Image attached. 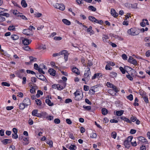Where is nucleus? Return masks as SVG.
Segmentation results:
<instances>
[{
	"label": "nucleus",
	"instance_id": "4",
	"mask_svg": "<svg viewBox=\"0 0 150 150\" xmlns=\"http://www.w3.org/2000/svg\"><path fill=\"white\" fill-rule=\"evenodd\" d=\"M54 7L62 11L64 10L65 8V6L63 4L56 3L55 4Z\"/></svg>",
	"mask_w": 150,
	"mask_h": 150
},
{
	"label": "nucleus",
	"instance_id": "54",
	"mask_svg": "<svg viewBox=\"0 0 150 150\" xmlns=\"http://www.w3.org/2000/svg\"><path fill=\"white\" fill-rule=\"evenodd\" d=\"M132 138H133L132 137L129 136L127 137V139H126V140L127 141H128L129 142L131 143V141Z\"/></svg>",
	"mask_w": 150,
	"mask_h": 150
},
{
	"label": "nucleus",
	"instance_id": "36",
	"mask_svg": "<svg viewBox=\"0 0 150 150\" xmlns=\"http://www.w3.org/2000/svg\"><path fill=\"white\" fill-rule=\"evenodd\" d=\"M88 9L93 11H95L96 10V8L92 6H89Z\"/></svg>",
	"mask_w": 150,
	"mask_h": 150
},
{
	"label": "nucleus",
	"instance_id": "58",
	"mask_svg": "<svg viewBox=\"0 0 150 150\" xmlns=\"http://www.w3.org/2000/svg\"><path fill=\"white\" fill-rule=\"evenodd\" d=\"M126 77L130 81H132L133 80V78L130 75V74L127 75Z\"/></svg>",
	"mask_w": 150,
	"mask_h": 150
},
{
	"label": "nucleus",
	"instance_id": "1",
	"mask_svg": "<svg viewBox=\"0 0 150 150\" xmlns=\"http://www.w3.org/2000/svg\"><path fill=\"white\" fill-rule=\"evenodd\" d=\"M129 35L133 36L139 34L136 28H131L127 31Z\"/></svg>",
	"mask_w": 150,
	"mask_h": 150
},
{
	"label": "nucleus",
	"instance_id": "34",
	"mask_svg": "<svg viewBox=\"0 0 150 150\" xmlns=\"http://www.w3.org/2000/svg\"><path fill=\"white\" fill-rule=\"evenodd\" d=\"M8 29L10 31H15V27L13 25H10L9 26Z\"/></svg>",
	"mask_w": 150,
	"mask_h": 150
},
{
	"label": "nucleus",
	"instance_id": "42",
	"mask_svg": "<svg viewBox=\"0 0 150 150\" xmlns=\"http://www.w3.org/2000/svg\"><path fill=\"white\" fill-rule=\"evenodd\" d=\"M127 99H128L130 101H132L133 100V96L132 95L130 94L129 96L127 97Z\"/></svg>",
	"mask_w": 150,
	"mask_h": 150
},
{
	"label": "nucleus",
	"instance_id": "44",
	"mask_svg": "<svg viewBox=\"0 0 150 150\" xmlns=\"http://www.w3.org/2000/svg\"><path fill=\"white\" fill-rule=\"evenodd\" d=\"M83 107L84 109H85L87 110H89L91 109V107L90 106H86L83 105Z\"/></svg>",
	"mask_w": 150,
	"mask_h": 150
},
{
	"label": "nucleus",
	"instance_id": "5",
	"mask_svg": "<svg viewBox=\"0 0 150 150\" xmlns=\"http://www.w3.org/2000/svg\"><path fill=\"white\" fill-rule=\"evenodd\" d=\"M61 55H64V59L66 61H67L68 60V57L69 54L65 50L62 51L60 52Z\"/></svg>",
	"mask_w": 150,
	"mask_h": 150
},
{
	"label": "nucleus",
	"instance_id": "39",
	"mask_svg": "<svg viewBox=\"0 0 150 150\" xmlns=\"http://www.w3.org/2000/svg\"><path fill=\"white\" fill-rule=\"evenodd\" d=\"M1 85L3 86H6L9 87L10 86V84L6 82H2L1 83Z\"/></svg>",
	"mask_w": 150,
	"mask_h": 150
},
{
	"label": "nucleus",
	"instance_id": "43",
	"mask_svg": "<svg viewBox=\"0 0 150 150\" xmlns=\"http://www.w3.org/2000/svg\"><path fill=\"white\" fill-rule=\"evenodd\" d=\"M35 17H40L42 15V14L39 13H34Z\"/></svg>",
	"mask_w": 150,
	"mask_h": 150
},
{
	"label": "nucleus",
	"instance_id": "60",
	"mask_svg": "<svg viewBox=\"0 0 150 150\" xmlns=\"http://www.w3.org/2000/svg\"><path fill=\"white\" fill-rule=\"evenodd\" d=\"M93 65L92 62L91 60H88L87 63V66L91 67Z\"/></svg>",
	"mask_w": 150,
	"mask_h": 150
},
{
	"label": "nucleus",
	"instance_id": "48",
	"mask_svg": "<svg viewBox=\"0 0 150 150\" xmlns=\"http://www.w3.org/2000/svg\"><path fill=\"white\" fill-rule=\"evenodd\" d=\"M106 85L108 87H110V88H112V86H113L114 85L113 84L109 82H107L106 83Z\"/></svg>",
	"mask_w": 150,
	"mask_h": 150
},
{
	"label": "nucleus",
	"instance_id": "50",
	"mask_svg": "<svg viewBox=\"0 0 150 150\" xmlns=\"http://www.w3.org/2000/svg\"><path fill=\"white\" fill-rule=\"evenodd\" d=\"M140 95L142 96V98H144L146 96V93L145 92H141L140 93Z\"/></svg>",
	"mask_w": 150,
	"mask_h": 150
},
{
	"label": "nucleus",
	"instance_id": "19",
	"mask_svg": "<svg viewBox=\"0 0 150 150\" xmlns=\"http://www.w3.org/2000/svg\"><path fill=\"white\" fill-rule=\"evenodd\" d=\"M124 112L123 110L117 111L116 112V115L117 116H121L123 114Z\"/></svg>",
	"mask_w": 150,
	"mask_h": 150
},
{
	"label": "nucleus",
	"instance_id": "37",
	"mask_svg": "<svg viewBox=\"0 0 150 150\" xmlns=\"http://www.w3.org/2000/svg\"><path fill=\"white\" fill-rule=\"evenodd\" d=\"M46 143L48 144L51 147L52 146L53 142L51 140H47Z\"/></svg>",
	"mask_w": 150,
	"mask_h": 150
},
{
	"label": "nucleus",
	"instance_id": "26",
	"mask_svg": "<svg viewBox=\"0 0 150 150\" xmlns=\"http://www.w3.org/2000/svg\"><path fill=\"white\" fill-rule=\"evenodd\" d=\"M21 4L22 7L25 8L27 6V4L25 0H22L21 3Z\"/></svg>",
	"mask_w": 150,
	"mask_h": 150
},
{
	"label": "nucleus",
	"instance_id": "31",
	"mask_svg": "<svg viewBox=\"0 0 150 150\" xmlns=\"http://www.w3.org/2000/svg\"><path fill=\"white\" fill-rule=\"evenodd\" d=\"M109 37L107 35H104L103 37V40L104 42H108L107 40L108 39Z\"/></svg>",
	"mask_w": 150,
	"mask_h": 150
},
{
	"label": "nucleus",
	"instance_id": "41",
	"mask_svg": "<svg viewBox=\"0 0 150 150\" xmlns=\"http://www.w3.org/2000/svg\"><path fill=\"white\" fill-rule=\"evenodd\" d=\"M35 86H33L32 88L30 89V91L31 93H35Z\"/></svg>",
	"mask_w": 150,
	"mask_h": 150
},
{
	"label": "nucleus",
	"instance_id": "13",
	"mask_svg": "<svg viewBox=\"0 0 150 150\" xmlns=\"http://www.w3.org/2000/svg\"><path fill=\"white\" fill-rule=\"evenodd\" d=\"M2 142L4 145H6L8 143H9L11 142V140L9 139H5L1 141Z\"/></svg>",
	"mask_w": 150,
	"mask_h": 150
},
{
	"label": "nucleus",
	"instance_id": "12",
	"mask_svg": "<svg viewBox=\"0 0 150 150\" xmlns=\"http://www.w3.org/2000/svg\"><path fill=\"white\" fill-rule=\"evenodd\" d=\"M48 72L52 76L55 75V71L53 69H50L48 70Z\"/></svg>",
	"mask_w": 150,
	"mask_h": 150
},
{
	"label": "nucleus",
	"instance_id": "24",
	"mask_svg": "<svg viewBox=\"0 0 150 150\" xmlns=\"http://www.w3.org/2000/svg\"><path fill=\"white\" fill-rule=\"evenodd\" d=\"M20 108L21 110H23L26 106L24 103H20L19 105Z\"/></svg>",
	"mask_w": 150,
	"mask_h": 150
},
{
	"label": "nucleus",
	"instance_id": "52",
	"mask_svg": "<svg viewBox=\"0 0 150 150\" xmlns=\"http://www.w3.org/2000/svg\"><path fill=\"white\" fill-rule=\"evenodd\" d=\"M26 72L27 73L31 74H35V73L33 71L30 70H27Z\"/></svg>",
	"mask_w": 150,
	"mask_h": 150
},
{
	"label": "nucleus",
	"instance_id": "46",
	"mask_svg": "<svg viewBox=\"0 0 150 150\" xmlns=\"http://www.w3.org/2000/svg\"><path fill=\"white\" fill-rule=\"evenodd\" d=\"M37 104L39 105H40L42 104L41 101L39 99H37L35 100Z\"/></svg>",
	"mask_w": 150,
	"mask_h": 150
},
{
	"label": "nucleus",
	"instance_id": "14",
	"mask_svg": "<svg viewBox=\"0 0 150 150\" xmlns=\"http://www.w3.org/2000/svg\"><path fill=\"white\" fill-rule=\"evenodd\" d=\"M120 118L121 120H124V121L128 123H132L131 121L129 119L125 117L121 116L120 117Z\"/></svg>",
	"mask_w": 150,
	"mask_h": 150
},
{
	"label": "nucleus",
	"instance_id": "16",
	"mask_svg": "<svg viewBox=\"0 0 150 150\" xmlns=\"http://www.w3.org/2000/svg\"><path fill=\"white\" fill-rule=\"evenodd\" d=\"M38 110L35 109L33 110L32 112V114L33 116L38 117Z\"/></svg>",
	"mask_w": 150,
	"mask_h": 150
},
{
	"label": "nucleus",
	"instance_id": "59",
	"mask_svg": "<svg viewBox=\"0 0 150 150\" xmlns=\"http://www.w3.org/2000/svg\"><path fill=\"white\" fill-rule=\"evenodd\" d=\"M60 120L59 119L56 118L54 120V122L56 124H59L60 123Z\"/></svg>",
	"mask_w": 150,
	"mask_h": 150
},
{
	"label": "nucleus",
	"instance_id": "11",
	"mask_svg": "<svg viewBox=\"0 0 150 150\" xmlns=\"http://www.w3.org/2000/svg\"><path fill=\"white\" fill-rule=\"evenodd\" d=\"M110 13L112 15L115 17H117L118 15V13L116 12L115 10L113 8L111 9Z\"/></svg>",
	"mask_w": 150,
	"mask_h": 150
},
{
	"label": "nucleus",
	"instance_id": "33",
	"mask_svg": "<svg viewBox=\"0 0 150 150\" xmlns=\"http://www.w3.org/2000/svg\"><path fill=\"white\" fill-rule=\"evenodd\" d=\"M117 74L114 72H112L110 73V76L112 78H114L117 76Z\"/></svg>",
	"mask_w": 150,
	"mask_h": 150
},
{
	"label": "nucleus",
	"instance_id": "64",
	"mask_svg": "<svg viewBox=\"0 0 150 150\" xmlns=\"http://www.w3.org/2000/svg\"><path fill=\"white\" fill-rule=\"evenodd\" d=\"M146 55L147 57L150 56V50H148L146 53Z\"/></svg>",
	"mask_w": 150,
	"mask_h": 150
},
{
	"label": "nucleus",
	"instance_id": "22",
	"mask_svg": "<svg viewBox=\"0 0 150 150\" xmlns=\"http://www.w3.org/2000/svg\"><path fill=\"white\" fill-rule=\"evenodd\" d=\"M95 91L94 90V87L93 86L91 87V89L89 92V93L92 95L94 94L95 93Z\"/></svg>",
	"mask_w": 150,
	"mask_h": 150
},
{
	"label": "nucleus",
	"instance_id": "38",
	"mask_svg": "<svg viewBox=\"0 0 150 150\" xmlns=\"http://www.w3.org/2000/svg\"><path fill=\"white\" fill-rule=\"evenodd\" d=\"M112 88L117 93L119 91L118 88L115 86L113 85Z\"/></svg>",
	"mask_w": 150,
	"mask_h": 150
},
{
	"label": "nucleus",
	"instance_id": "28",
	"mask_svg": "<svg viewBox=\"0 0 150 150\" xmlns=\"http://www.w3.org/2000/svg\"><path fill=\"white\" fill-rule=\"evenodd\" d=\"M38 79H40L41 80L45 81L46 78L45 76L42 75L40 74L39 76V77H38Z\"/></svg>",
	"mask_w": 150,
	"mask_h": 150
},
{
	"label": "nucleus",
	"instance_id": "62",
	"mask_svg": "<svg viewBox=\"0 0 150 150\" xmlns=\"http://www.w3.org/2000/svg\"><path fill=\"white\" fill-rule=\"evenodd\" d=\"M83 88L85 91H88L89 89V87L86 85L84 86Z\"/></svg>",
	"mask_w": 150,
	"mask_h": 150
},
{
	"label": "nucleus",
	"instance_id": "32",
	"mask_svg": "<svg viewBox=\"0 0 150 150\" xmlns=\"http://www.w3.org/2000/svg\"><path fill=\"white\" fill-rule=\"evenodd\" d=\"M43 93L42 91L40 90H38L37 92V93L36 95V96L37 98H39L40 96V95H42Z\"/></svg>",
	"mask_w": 150,
	"mask_h": 150
},
{
	"label": "nucleus",
	"instance_id": "56",
	"mask_svg": "<svg viewBox=\"0 0 150 150\" xmlns=\"http://www.w3.org/2000/svg\"><path fill=\"white\" fill-rule=\"evenodd\" d=\"M38 70V71L41 73H42V74H44L45 73L44 71H43L42 70V68H39L38 69H37Z\"/></svg>",
	"mask_w": 150,
	"mask_h": 150
},
{
	"label": "nucleus",
	"instance_id": "18",
	"mask_svg": "<svg viewBox=\"0 0 150 150\" xmlns=\"http://www.w3.org/2000/svg\"><path fill=\"white\" fill-rule=\"evenodd\" d=\"M88 18L89 20L93 22L96 23V21H97V20L94 17L92 16H89Z\"/></svg>",
	"mask_w": 150,
	"mask_h": 150
},
{
	"label": "nucleus",
	"instance_id": "8",
	"mask_svg": "<svg viewBox=\"0 0 150 150\" xmlns=\"http://www.w3.org/2000/svg\"><path fill=\"white\" fill-rule=\"evenodd\" d=\"M85 73H84V76L85 77H88L90 76L91 75V72L90 71V69L88 67L85 71Z\"/></svg>",
	"mask_w": 150,
	"mask_h": 150
},
{
	"label": "nucleus",
	"instance_id": "10",
	"mask_svg": "<svg viewBox=\"0 0 150 150\" xmlns=\"http://www.w3.org/2000/svg\"><path fill=\"white\" fill-rule=\"evenodd\" d=\"M147 25H149V23L148 22V21L146 19H145V20L144 19L142 21V22L140 23V25L142 27H144L146 25V24Z\"/></svg>",
	"mask_w": 150,
	"mask_h": 150
},
{
	"label": "nucleus",
	"instance_id": "57",
	"mask_svg": "<svg viewBox=\"0 0 150 150\" xmlns=\"http://www.w3.org/2000/svg\"><path fill=\"white\" fill-rule=\"evenodd\" d=\"M12 137L13 139H16L18 138V135L17 134H12Z\"/></svg>",
	"mask_w": 150,
	"mask_h": 150
},
{
	"label": "nucleus",
	"instance_id": "15",
	"mask_svg": "<svg viewBox=\"0 0 150 150\" xmlns=\"http://www.w3.org/2000/svg\"><path fill=\"white\" fill-rule=\"evenodd\" d=\"M138 139L139 141L142 142H146V139L142 137H138Z\"/></svg>",
	"mask_w": 150,
	"mask_h": 150
},
{
	"label": "nucleus",
	"instance_id": "53",
	"mask_svg": "<svg viewBox=\"0 0 150 150\" xmlns=\"http://www.w3.org/2000/svg\"><path fill=\"white\" fill-rule=\"evenodd\" d=\"M12 13L16 15L19 13V12L16 10H12L11 11Z\"/></svg>",
	"mask_w": 150,
	"mask_h": 150
},
{
	"label": "nucleus",
	"instance_id": "6",
	"mask_svg": "<svg viewBox=\"0 0 150 150\" xmlns=\"http://www.w3.org/2000/svg\"><path fill=\"white\" fill-rule=\"evenodd\" d=\"M129 62L133 64L134 65H137V61L135 59L133 58L131 56L129 57V59L128 60Z\"/></svg>",
	"mask_w": 150,
	"mask_h": 150
},
{
	"label": "nucleus",
	"instance_id": "29",
	"mask_svg": "<svg viewBox=\"0 0 150 150\" xmlns=\"http://www.w3.org/2000/svg\"><path fill=\"white\" fill-rule=\"evenodd\" d=\"M69 148L70 150H75L76 149V147L74 145H71L69 147H67Z\"/></svg>",
	"mask_w": 150,
	"mask_h": 150
},
{
	"label": "nucleus",
	"instance_id": "49",
	"mask_svg": "<svg viewBox=\"0 0 150 150\" xmlns=\"http://www.w3.org/2000/svg\"><path fill=\"white\" fill-rule=\"evenodd\" d=\"M137 117H135L132 116L130 118L132 122H134L136 120Z\"/></svg>",
	"mask_w": 150,
	"mask_h": 150
},
{
	"label": "nucleus",
	"instance_id": "25",
	"mask_svg": "<svg viewBox=\"0 0 150 150\" xmlns=\"http://www.w3.org/2000/svg\"><path fill=\"white\" fill-rule=\"evenodd\" d=\"M73 72L77 74H79V72H78V69L76 67H73L72 69Z\"/></svg>",
	"mask_w": 150,
	"mask_h": 150
},
{
	"label": "nucleus",
	"instance_id": "30",
	"mask_svg": "<svg viewBox=\"0 0 150 150\" xmlns=\"http://www.w3.org/2000/svg\"><path fill=\"white\" fill-rule=\"evenodd\" d=\"M101 111L102 114L104 115H106L108 113V111L105 108H103L101 110Z\"/></svg>",
	"mask_w": 150,
	"mask_h": 150
},
{
	"label": "nucleus",
	"instance_id": "7",
	"mask_svg": "<svg viewBox=\"0 0 150 150\" xmlns=\"http://www.w3.org/2000/svg\"><path fill=\"white\" fill-rule=\"evenodd\" d=\"M32 40L27 38H24L22 40V43L25 45H28L31 42Z\"/></svg>",
	"mask_w": 150,
	"mask_h": 150
},
{
	"label": "nucleus",
	"instance_id": "23",
	"mask_svg": "<svg viewBox=\"0 0 150 150\" xmlns=\"http://www.w3.org/2000/svg\"><path fill=\"white\" fill-rule=\"evenodd\" d=\"M11 38L13 40H18L19 38V37L16 35H11Z\"/></svg>",
	"mask_w": 150,
	"mask_h": 150
},
{
	"label": "nucleus",
	"instance_id": "17",
	"mask_svg": "<svg viewBox=\"0 0 150 150\" xmlns=\"http://www.w3.org/2000/svg\"><path fill=\"white\" fill-rule=\"evenodd\" d=\"M62 21L66 25H70L71 24V22L67 19H64Z\"/></svg>",
	"mask_w": 150,
	"mask_h": 150
},
{
	"label": "nucleus",
	"instance_id": "21",
	"mask_svg": "<svg viewBox=\"0 0 150 150\" xmlns=\"http://www.w3.org/2000/svg\"><path fill=\"white\" fill-rule=\"evenodd\" d=\"M101 74L100 73H97L95 74L92 77V79H94L96 78H99L100 77V75Z\"/></svg>",
	"mask_w": 150,
	"mask_h": 150
},
{
	"label": "nucleus",
	"instance_id": "27",
	"mask_svg": "<svg viewBox=\"0 0 150 150\" xmlns=\"http://www.w3.org/2000/svg\"><path fill=\"white\" fill-rule=\"evenodd\" d=\"M45 102L50 106H52L53 105V104L51 102L50 100L49 99H46Z\"/></svg>",
	"mask_w": 150,
	"mask_h": 150
},
{
	"label": "nucleus",
	"instance_id": "9",
	"mask_svg": "<svg viewBox=\"0 0 150 150\" xmlns=\"http://www.w3.org/2000/svg\"><path fill=\"white\" fill-rule=\"evenodd\" d=\"M23 103L27 106L30 105L31 102L30 99L28 98H26L23 100Z\"/></svg>",
	"mask_w": 150,
	"mask_h": 150
},
{
	"label": "nucleus",
	"instance_id": "3",
	"mask_svg": "<svg viewBox=\"0 0 150 150\" xmlns=\"http://www.w3.org/2000/svg\"><path fill=\"white\" fill-rule=\"evenodd\" d=\"M74 94L75 96L74 99L75 100H79L82 99V97L79 91H76L74 93Z\"/></svg>",
	"mask_w": 150,
	"mask_h": 150
},
{
	"label": "nucleus",
	"instance_id": "55",
	"mask_svg": "<svg viewBox=\"0 0 150 150\" xmlns=\"http://www.w3.org/2000/svg\"><path fill=\"white\" fill-rule=\"evenodd\" d=\"M72 102V100L69 98L66 99L65 101V103H67Z\"/></svg>",
	"mask_w": 150,
	"mask_h": 150
},
{
	"label": "nucleus",
	"instance_id": "45",
	"mask_svg": "<svg viewBox=\"0 0 150 150\" xmlns=\"http://www.w3.org/2000/svg\"><path fill=\"white\" fill-rule=\"evenodd\" d=\"M119 69H120V71H121V72L123 74H124L125 73V69H124L123 67H120Z\"/></svg>",
	"mask_w": 150,
	"mask_h": 150
},
{
	"label": "nucleus",
	"instance_id": "51",
	"mask_svg": "<svg viewBox=\"0 0 150 150\" xmlns=\"http://www.w3.org/2000/svg\"><path fill=\"white\" fill-rule=\"evenodd\" d=\"M24 50L26 51H29L30 50V48L28 46H26L23 47Z\"/></svg>",
	"mask_w": 150,
	"mask_h": 150
},
{
	"label": "nucleus",
	"instance_id": "20",
	"mask_svg": "<svg viewBox=\"0 0 150 150\" xmlns=\"http://www.w3.org/2000/svg\"><path fill=\"white\" fill-rule=\"evenodd\" d=\"M130 142L125 140L124 143V145L126 148H128L130 146Z\"/></svg>",
	"mask_w": 150,
	"mask_h": 150
},
{
	"label": "nucleus",
	"instance_id": "61",
	"mask_svg": "<svg viewBox=\"0 0 150 150\" xmlns=\"http://www.w3.org/2000/svg\"><path fill=\"white\" fill-rule=\"evenodd\" d=\"M143 99L144 101L146 102V103H148L149 102V101L148 100V98L147 96H145L144 98H143Z\"/></svg>",
	"mask_w": 150,
	"mask_h": 150
},
{
	"label": "nucleus",
	"instance_id": "47",
	"mask_svg": "<svg viewBox=\"0 0 150 150\" xmlns=\"http://www.w3.org/2000/svg\"><path fill=\"white\" fill-rule=\"evenodd\" d=\"M53 39L55 40H62V38L60 37L55 36L54 38Z\"/></svg>",
	"mask_w": 150,
	"mask_h": 150
},
{
	"label": "nucleus",
	"instance_id": "63",
	"mask_svg": "<svg viewBox=\"0 0 150 150\" xmlns=\"http://www.w3.org/2000/svg\"><path fill=\"white\" fill-rule=\"evenodd\" d=\"M141 150H146V146L142 145L140 147Z\"/></svg>",
	"mask_w": 150,
	"mask_h": 150
},
{
	"label": "nucleus",
	"instance_id": "40",
	"mask_svg": "<svg viewBox=\"0 0 150 150\" xmlns=\"http://www.w3.org/2000/svg\"><path fill=\"white\" fill-rule=\"evenodd\" d=\"M116 133L115 132H112L111 134V137L114 139L116 138Z\"/></svg>",
	"mask_w": 150,
	"mask_h": 150
},
{
	"label": "nucleus",
	"instance_id": "2",
	"mask_svg": "<svg viewBox=\"0 0 150 150\" xmlns=\"http://www.w3.org/2000/svg\"><path fill=\"white\" fill-rule=\"evenodd\" d=\"M23 33L25 35L28 36H32L33 35L32 31L30 29V28L24 29L23 30Z\"/></svg>",
	"mask_w": 150,
	"mask_h": 150
},
{
	"label": "nucleus",
	"instance_id": "35",
	"mask_svg": "<svg viewBox=\"0 0 150 150\" xmlns=\"http://www.w3.org/2000/svg\"><path fill=\"white\" fill-rule=\"evenodd\" d=\"M30 60V62L31 63L32 62H35L37 60V58L33 57L31 56L29 57Z\"/></svg>",
	"mask_w": 150,
	"mask_h": 150
}]
</instances>
